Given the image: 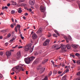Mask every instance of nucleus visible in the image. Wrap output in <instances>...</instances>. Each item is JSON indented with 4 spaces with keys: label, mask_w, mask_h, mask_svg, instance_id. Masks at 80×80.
I'll list each match as a JSON object with an SVG mask.
<instances>
[{
    "label": "nucleus",
    "mask_w": 80,
    "mask_h": 80,
    "mask_svg": "<svg viewBox=\"0 0 80 80\" xmlns=\"http://www.w3.org/2000/svg\"><path fill=\"white\" fill-rule=\"evenodd\" d=\"M75 55L76 56H77V57H79L80 56V54H79V53H76L75 54Z\"/></svg>",
    "instance_id": "nucleus-30"
},
{
    "label": "nucleus",
    "mask_w": 80,
    "mask_h": 80,
    "mask_svg": "<svg viewBox=\"0 0 80 80\" xmlns=\"http://www.w3.org/2000/svg\"><path fill=\"white\" fill-rule=\"evenodd\" d=\"M75 80H80V78H77Z\"/></svg>",
    "instance_id": "nucleus-55"
},
{
    "label": "nucleus",
    "mask_w": 80,
    "mask_h": 80,
    "mask_svg": "<svg viewBox=\"0 0 80 80\" xmlns=\"http://www.w3.org/2000/svg\"><path fill=\"white\" fill-rule=\"evenodd\" d=\"M55 66H56V67H57L58 68H59L60 67V66L59 65H55Z\"/></svg>",
    "instance_id": "nucleus-56"
},
{
    "label": "nucleus",
    "mask_w": 80,
    "mask_h": 80,
    "mask_svg": "<svg viewBox=\"0 0 80 80\" xmlns=\"http://www.w3.org/2000/svg\"><path fill=\"white\" fill-rule=\"evenodd\" d=\"M66 47L67 48V49L68 50H69V49H71V46L70 44L67 45Z\"/></svg>",
    "instance_id": "nucleus-18"
},
{
    "label": "nucleus",
    "mask_w": 80,
    "mask_h": 80,
    "mask_svg": "<svg viewBox=\"0 0 80 80\" xmlns=\"http://www.w3.org/2000/svg\"><path fill=\"white\" fill-rule=\"evenodd\" d=\"M35 58V57L32 56L30 58H25L24 59V61L26 64H30V62H32Z\"/></svg>",
    "instance_id": "nucleus-2"
},
{
    "label": "nucleus",
    "mask_w": 80,
    "mask_h": 80,
    "mask_svg": "<svg viewBox=\"0 0 80 80\" xmlns=\"http://www.w3.org/2000/svg\"><path fill=\"white\" fill-rule=\"evenodd\" d=\"M20 36L21 37V38L22 39H24V37L22 36V34H21L20 35Z\"/></svg>",
    "instance_id": "nucleus-43"
},
{
    "label": "nucleus",
    "mask_w": 80,
    "mask_h": 80,
    "mask_svg": "<svg viewBox=\"0 0 80 80\" xmlns=\"http://www.w3.org/2000/svg\"><path fill=\"white\" fill-rule=\"evenodd\" d=\"M48 78L47 76H45L44 77V78L42 80H48Z\"/></svg>",
    "instance_id": "nucleus-26"
},
{
    "label": "nucleus",
    "mask_w": 80,
    "mask_h": 80,
    "mask_svg": "<svg viewBox=\"0 0 80 80\" xmlns=\"http://www.w3.org/2000/svg\"><path fill=\"white\" fill-rule=\"evenodd\" d=\"M11 28H13V27H14L13 25H12V24H11Z\"/></svg>",
    "instance_id": "nucleus-62"
},
{
    "label": "nucleus",
    "mask_w": 80,
    "mask_h": 80,
    "mask_svg": "<svg viewBox=\"0 0 80 80\" xmlns=\"http://www.w3.org/2000/svg\"><path fill=\"white\" fill-rule=\"evenodd\" d=\"M11 74L12 75H13L14 74V72H13L12 73H11Z\"/></svg>",
    "instance_id": "nucleus-63"
},
{
    "label": "nucleus",
    "mask_w": 80,
    "mask_h": 80,
    "mask_svg": "<svg viewBox=\"0 0 80 80\" xmlns=\"http://www.w3.org/2000/svg\"><path fill=\"white\" fill-rule=\"evenodd\" d=\"M69 71V69H67L65 70V72H66V73L68 72Z\"/></svg>",
    "instance_id": "nucleus-33"
},
{
    "label": "nucleus",
    "mask_w": 80,
    "mask_h": 80,
    "mask_svg": "<svg viewBox=\"0 0 80 80\" xmlns=\"http://www.w3.org/2000/svg\"><path fill=\"white\" fill-rule=\"evenodd\" d=\"M37 36L35 33L33 34L32 36V39H35L37 38Z\"/></svg>",
    "instance_id": "nucleus-11"
},
{
    "label": "nucleus",
    "mask_w": 80,
    "mask_h": 80,
    "mask_svg": "<svg viewBox=\"0 0 80 80\" xmlns=\"http://www.w3.org/2000/svg\"><path fill=\"white\" fill-rule=\"evenodd\" d=\"M31 45H29V47H28V48H25L26 50H30L31 47Z\"/></svg>",
    "instance_id": "nucleus-19"
},
{
    "label": "nucleus",
    "mask_w": 80,
    "mask_h": 80,
    "mask_svg": "<svg viewBox=\"0 0 80 80\" xmlns=\"http://www.w3.org/2000/svg\"><path fill=\"white\" fill-rule=\"evenodd\" d=\"M67 76L66 75H65L62 78L61 80H67Z\"/></svg>",
    "instance_id": "nucleus-16"
},
{
    "label": "nucleus",
    "mask_w": 80,
    "mask_h": 80,
    "mask_svg": "<svg viewBox=\"0 0 80 80\" xmlns=\"http://www.w3.org/2000/svg\"><path fill=\"white\" fill-rule=\"evenodd\" d=\"M3 55V52H0V55L1 56H2Z\"/></svg>",
    "instance_id": "nucleus-54"
},
{
    "label": "nucleus",
    "mask_w": 80,
    "mask_h": 80,
    "mask_svg": "<svg viewBox=\"0 0 80 80\" xmlns=\"http://www.w3.org/2000/svg\"><path fill=\"white\" fill-rule=\"evenodd\" d=\"M15 39L14 38H12V39H11L10 41V43L12 42V41H13Z\"/></svg>",
    "instance_id": "nucleus-32"
},
{
    "label": "nucleus",
    "mask_w": 80,
    "mask_h": 80,
    "mask_svg": "<svg viewBox=\"0 0 80 80\" xmlns=\"http://www.w3.org/2000/svg\"><path fill=\"white\" fill-rule=\"evenodd\" d=\"M52 74V71H50L49 73V74L48 75V77L50 76H51Z\"/></svg>",
    "instance_id": "nucleus-27"
},
{
    "label": "nucleus",
    "mask_w": 80,
    "mask_h": 80,
    "mask_svg": "<svg viewBox=\"0 0 80 80\" xmlns=\"http://www.w3.org/2000/svg\"><path fill=\"white\" fill-rule=\"evenodd\" d=\"M45 70V68H41L40 69V71L39 72L41 74L43 73L44 72Z\"/></svg>",
    "instance_id": "nucleus-10"
},
{
    "label": "nucleus",
    "mask_w": 80,
    "mask_h": 80,
    "mask_svg": "<svg viewBox=\"0 0 80 80\" xmlns=\"http://www.w3.org/2000/svg\"><path fill=\"white\" fill-rule=\"evenodd\" d=\"M52 36L53 37H58L57 35V34H53Z\"/></svg>",
    "instance_id": "nucleus-35"
},
{
    "label": "nucleus",
    "mask_w": 80,
    "mask_h": 80,
    "mask_svg": "<svg viewBox=\"0 0 80 80\" xmlns=\"http://www.w3.org/2000/svg\"><path fill=\"white\" fill-rule=\"evenodd\" d=\"M76 63L78 65H80V60L77 61H76Z\"/></svg>",
    "instance_id": "nucleus-25"
},
{
    "label": "nucleus",
    "mask_w": 80,
    "mask_h": 80,
    "mask_svg": "<svg viewBox=\"0 0 80 80\" xmlns=\"http://www.w3.org/2000/svg\"><path fill=\"white\" fill-rule=\"evenodd\" d=\"M12 4L14 6L15 5H17V3L16 2H13L12 3Z\"/></svg>",
    "instance_id": "nucleus-28"
},
{
    "label": "nucleus",
    "mask_w": 80,
    "mask_h": 80,
    "mask_svg": "<svg viewBox=\"0 0 80 80\" xmlns=\"http://www.w3.org/2000/svg\"><path fill=\"white\" fill-rule=\"evenodd\" d=\"M58 74H61L62 73V72L61 71H59L58 72Z\"/></svg>",
    "instance_id": "nucleus-59"
},
{
    "label": "nucleus",
    "mask_w": 80,
    "mask_h": 80,
    "mask_svg": "<svg viewBox=\"0 0 80 80\" xmlns=\"http://www.w3.org/2000/svg\"><path fill=\"white\" fill-rule=\"evenodd\" d=\"M22 67L20 69V70H22V71H24V69L26 68L25 66L24 65H22Z\"/></svg>",
    "instance_id": "nucleus-17"
},
{
    "label": "nucleus",
    "mask_w": 80,
    "mask_h": 80,
    "mask_svg": "<svg viewBox=\"0 0 80 80\" xmlns=\"http://www.w3.org/2000/svg\"><path fill=\"white\" fill-rule=\"evenodd\" d=\"M8 44V42H6L5 43V45H6V46H7Z\"/></svg>",
    "instance_id": "nucleus-64"
},
{
    "label": "nucleus",
    "mask_w": 80,
    "mask_h": 80,
    "mask_svg": "<svg viewBox=\"0 0 80 80\" xmlns=\"http://www.w3.org/2000/svg\"><path fill=\"white\" fill-rule=\"evenodd\" d=\"M75 65L72 64V67H71V68H75Z\"/></svg>",
    "instance_id": "nucleus-44"
},
{
    "label": "nucleus",
    "mask_w": 80,
    "mask_h": 80,
    "mask_svg": "<svg viewBox=\"0 0 80 80\" xmlns=\"http://www.w3.org/2000/svg\"><path fill=\"white\" fill-rule=\"evenodd\" d=\"M52 48H54L56 49V50H59L60 48H61V47L60 46V45L59 47V45H53L52 46Z\"/></svg>",
    "instance_id": "nucleus-4"
},
{
    "label": "nucleus",
    "mask_w": 80,
    "mask_h": 80,
    "mask_svg": "<svg viewBox=\"0 0 80 80\" xmlns=\"http://www.w3.org/2000/svg\"><path fill=\"white\" fill-rule=\"evenodd\" d=\"M21 10L22 8H19L18 9H17L18 12L19 13H21V12H22V11Z\"/></svg>",
    "instance_id": "nucleus-14"
},
{
    "label": "nucleus",
    "mask_w": 80,
    "mask_h": 80,
    "mask_svg": "<svg viewBox=\"0 0 80 80\" xmlns=\"http://www.w3.org/2000/svg\"><path fill=\"white\" fill-rule=\"evenodd\" d=\"M71 46L73 48H74L75 49H76L78 48V45L77 44H72L71 45Z\"/></svg>",
    "instance_id": "nucleus-9"
},
{
    "label": "nucleus",
    "mask_w": 80,
    "mask_h": 80,
    "mask_svg": "<svg viewBox=\"0 0 80 80\" xmlns=\"http://www.w3.org/2000/svg\"><path fill=\"white\" fill-rule=\"evenodd\" d=\"M15 30L16 31V32H18V30L17 28V27H16L15 28Z\"/></svg>",
    "instance_id": "nucleus-48"
},
{
    "label": "nucleus",
    "mask_w": 80,
    "mask_h": 80,
    "mask_svg": "<svg viewBox=\"0 0 80 80\" xmlns=\"http://www.w3.org/2000/svg\"><path fill=\"white\" fill-rule=\"evenodd\" d=\"M21 28V26L19 25H18L17 26V28Z\"/></svg>",
    "instance_id": "nucleus-41"
},
{
    "label": "nucleus",
    "mask_w": 80,
    "mask_h": 80,
    "mask_svg": "<svg viewBox=\"0 0 80 80\" xmlns=\"http://www.w3.org/2000/svg\"><path fill=\"white\" fill-rule=\"evenodd\" d=\"M42 32V29L41 28H40L36 32V33L38 34Z\"/></svg>",
    "instance_id": "nucleus-12"
},
{
    "label": "nucleus",
    "mask_w": 80,
    "mask_h": 80,
    "mask_svg": "<svg viewBox=\"0 0 80 80\" xmlns=\"http://www.w3.org/2000/svg\"><path fill=\"white\" fill-rule=\"evenodd\" d=\"M78 4L79 6V8L80 9V2H78Z\"/></svg>",
    "instance_id": "nucleus-51"
},
{
    "label": "nucleus",
    "mask_w": 80,
    "mask_h": 80,
    "mask_svg": "<svg viewBox=\"0 0 80 80\" xmlns=\"http://www.w3.org/2000/svg\"><path fill=\"white\" fill-rule=\"evenodd\" d=\"M11 36V34L10 33H9L7 37L9 38Z\"/></svg>",
    "instance_id": "nucleus-38"
},
{
    "label": "nucleus",
    "mask_w": 80,
    "mask_h": 80,
    "mask_svg": "<svg viewBox=\"0 0 80 80\" xmlns=\"http://www.w3.org/2000/svg\"><path fill=\"white\" fill-rule=\"evenodd\" d=\"M11 13L12 14H14L15 13V11H12Z\"/></svg>",
    "instance_id": "nucleus-45"
},
{
    "label": "nucleus",
    "mask_w": 80,
    "mask_h": 80,
    "mask_svg": "<svg viewBox=\"0 0 80 80\" xmlns=\"http://www.w3.org/2000/svg\"><path fill=\"white\" fill-rule=\"evenodd\" d=\"M52 36V34H49L48 35V37H50Z\"/></svg>",
    "instance_id": "nucleus-46"
},
{
    "label": "nucleus",
    "mask_w": 80,
    "mask_h": 80,
    "mask_svg": "<svg viewBox=\"0 0 80 80\" xmlns=\"http://www.w3.org/2000/svg\"><path fill=\"white\" fill-rule=\"evenodd\" d=\"M42 53V50H40L39 51L38 53H39V54H41V53Z\"/></svg>",
    "instance_id": "nucleus-40"
},
{
    "label": "nucleus",
    "mask_w": 80,
    "mask_h": 80,
    "mask_svg": "<svg viewBox=\"0 0 80 80\" xmlns=\"http://www.w3.org/2000/svg\"><path fill=\"white\" fill-rule=\"evenodd\" d=\"M51 62H52L53 65H54V62H53V60L51 61Z\"/></svg>",
    "instance_id": "nucleus-50"
},
{
    "label": "nucleus",
    "mask_w": 80,
    "mask_h": 80,
    "mask_svg": "<svg viewBox=\"0 0 80 80\" xmlns=\"http://www.w3.org/2000/svg\"><path fill=\"white\" fill-rule=\"evenodd\" d=\"M17 56L18 57V58L20 57L21 56V52L20 51L17 53Z\"/></svg>",
    "instance_id": "nucleus-13"
},
{
    "label": "nucleus",
    "mask_w": 80,
    "mask_h": 80,
    "mask_svg": "<svg viewBox=\"0 0 80 80\" xmlns=\"http://www.w3.org/2000/svg\"><path fill=\"white\" fill-rule=\"evenodd\" d=\"M48 61V59H45L42 62V63L43 64H44L47 61Z\"/></svg>",
    "instance_id": "nucleus-23"
},
{
    "label": "nucleus",
    "mask_w": 80,
    "mask_h": 80,
    "mask_svg": "<svg viewBox=\"0 0 80 80\" xmlns=\"http://www.w3.org/2000/svg\"><path fill=\"white\" fill-rule=\"evenodd\" d=\"M7 31V30H2L1 31V32H5Z\"/></svg>",
    "instance_id": "nucleus-31"
},
{
    "label": "nucleus",
    "mask_w": 80,
    "mask_h": 80,
    "mask_svg": "<svg viewBox=\"0 0 80 80\" xmlns=\"http://www.w3.org/2000/svg\"><path fill=\"white\" fill-rule=\"evenodd\" d=\"M63 38L65 39L66 40V41L67 42H69V39H68L67 37L66 36H64L63 37Z\"/></svg>",
    "instance_id": "nucleus-20"
},
{
    "label": "nucleus",
    "mask_w": 80,
    "mask_h": 80,
    "mask_svg": "<svg viewBox=\"0 0 80 80\" xmlns=\"http://www.w3.org/2000/svg\"><path fill=\"white\" fill-rule=\"evenodd\" d=\"M33 54H34V55L36 56L38 55V53L36 51H35L33 52Z\"/></svg>",
    "instance_id": "nucleus-21"
},
{
    "label": "nucleus",
    "mask_w": 80,
    "mask_h": 80,
    "mask_svg": "<svg viewBox=\"0 0 80 80\" xmlns=\"http://www.w3.org/2000/svg\"><path fill=\"white\" fill-rule=\"evenodd\" d=\"M60 46L61 47V48L62 50H65L66 48V46L65 45H63V44H61L60 45Z\"/></svg>",
    "instance_id": "nucleus-6"
},
{
    "label": "nucleus",
    "mask_w": 80,
    "mask_h": 80,
    "mask_svg": "<svg viewBox=\"0 0 80 80\" xmlns=\"http://www.w3.org/2000/svg\"><path fill=\"white\" fill-rule=\"evenodd\" d=\"M34 0H30L29 2V4L31 6H33L34 5Z\"/></svg>",
    "instance_id": "nucleus-7"
},
{
    "label": "nucleus",
    "mask_w": 80,
    "mask_h": 80,
    "mask_svg": "<svg viewBox=\"0 0 80 80\" xmlns=\"http://www.w3.org/2000/svg\"><path fill=\"white\" fill-rule=\"evenodd\" d=\"M27 5L26 4H24V7L25 9H26L27 8Z\"/></svg>",
    "instance_id": "nucleus-29"
},
{
    "label": "nucleus",
    "mask_w": 80,
    "mask_h": 80,
    "mask_svg": "<svg viewBox=\"0 0 80 80\" xmlns=\"http://www.w3.org/2000/svg\"><path fill=\"white\" fill-rule=\"evenodd\" d=\"M50 42V40L49 39H47L45 42L43 43V45L44 46H47L48 45Z\"/></svg>",
    "instance_id": "nucleus-5"
},
{
    "label": "nucleus",
    "mask_w": 80,
    "mask_h": 80,
    "mask_svg": "<svg viewBox=\"0 0 80 80\" xmlns=\"http://www.w3.org/2000/svg\"><path fill=\"white\" fill-rule=\"evenodd\" d=\"M25 16H28V14L27 12H26L25 14Z\"/></svg>",
    "instance_id": "nucleus-61"
},
{
    "label": "nucleus",
    "mask_w": 80,
    "mask_h": 80,
    "mask_svg": "<svg viewBox=\"0 0 80 80\" xmlns=\"http://www.w3.org/2000/svg\"><path fill=\"white\" fill-rule=\"evenodd\" d=\"M35 42V40L33 39H31V43H34Z\"/></svg>",
    "instance_id": "nucleus-37"
},
{
    "label": "nucleus",
    "mask_w": 80,
    "mask_h": 80,
    "mask_svg": "<svg viewBox=\"0 0 80 80\" xmlns=\"http://www.w3.org/2000/svg\"><path fill=\"white\" fill-rule=\"evenodd\" d=\"M11 54V51H8L6 52V55L7 57H9L10 56Z\"/></svg>",
    "instance_id": "nucleus-8"
},
{
    "label": "nucleus",
    "mask_w": 80,
    "mask_h": 80,
    "mask_svg": "<svg viewBox=\"0 0 80 80\" xmlns=\"http://www.w3.org/2000/svg\"><path fill=\"white\" fill-rule=\"evenodd\" d=\"M62 67H65V64H62Z\"/></svg>",
    "instance_id": "nucleus-53"
},
{
    "label": "nucleus",
    "mask_w": 80,
    "mask_h": 80,
    "mask_svg": "<svg viewBox=\"0 0 80 80\" xmlns=\"http://www.w3.org/2000/svg\"><path fill=\"white\" fill-rule=\"evenodd\" d=\"M54 31L57 34V35L58 36H60V34H59L58 33V32L56 30H55Z\"/></svg>",
    "instance_id": "nucleus-24"
},
{
    "label": "nucleus",
    "mask_w": 80,
    "mask_h": 80,
    "mask_svg": "<svg viewBox=\"0 0 80 80\" xmlns=\"http://www.w3.org/2000/svg\"><path fill=\"white\" fill-rule=\"evenodd\" d=\"M7 6H8V7H9L10 6V3H8V4H7Z\"/></svg>",
    "instance_id": "nucleus-60"
},
{
    "label": "nucleus",
    "mask_w": 80,
    "mask_h": 80,
    "mask_svg": "<svg viewBox=\"0 0 80 80\" xmlns=\"http://www.w3.org/2000/svg\"><path fill=\"white\" fill-rule=\"evenodd\" d=\"M23 48L22 46H18V48L20 49V48Z\"/></svg>",
    "instance_id": "nucleus-52"
},
{
    "label": "nucleus",
    "mask_w": 80,
    "mask_h": 80,
    "mask_svg": "<svg viewBox=\"0 0 80 80\" xmlns=\"http://www.w3.org/2000/svg\"><path fill=\"white\" fill-rule=\"evenodd\" d=\"M39 60L38 59H36L34 62H33V64H38L39 63Z\"/></svg>",
    "instance_id": "nucleus-15"
},
{
    "label": "nucleus",
    "mask_w": 80,
    "mask_h": 80,
    "mask_svg": "<svg viewBox=\"0 0 80 80\" xmlns=\"http://www.w3.org/2000/svg\"><path fill=\"white\" fill-rule=\"evenodd\" d=\"M34 45L32 46V48H31V50H33V48H34Z\"/></svg>",
    "instance_id": "nucleus-49"
},
{
    "label": "nucleus",
    "mask_w": 80,
    "mask_h": 80,
    "mask_svg": "<svg viewBox=\"0 0 80 80\" xmlns=\"http://www.w3.org/2000/svg\"><path fill=\"white\" fill-rule=\"evenodd\" d=\"M67 52L66 50H61L60 51V52L64 53V52Z\"/></svg>",
    "instance_id": "nucleus-34"
},
{
    "label": "nucleus",
    "mask_w": 80,
    "mask_h": 80,
    "mask_svg": "<svg viewBox=\"0 0 80 80\" xmlns=\"http://www.w3.org/2000/svg\"><path fill=\"white\" fill-rule=\"evenodd\" d=\"M24 1V0H19V2H23Z\"/></svg>",
    "instance_id": "nucleus-42"
},
{
    "label": "nucleus",
    "mask_w": 80,
    "mask_h": 80,
    "mask_svg": "<svg viewBox=\"0 0 80 80\" xmlns=\"http://www.w3.org/2000/svg\"><path fill=\"white\" fill-rule=\"evenodd\" d=\"M18 46V45H16L15 47L12 48H16Z\"/></svg>",
    "instance_id": "nucleus-57"
},
{
    "label": "nucleus",
    "mask_w": 80,
    "mask_h": 80,
    "mask_svg": "<svg viewBox=\"0 0 80 80\" xmlns=\"http://www.w3.org/2000/svg\"><path fill=\"white\" fill-rule=\"evenodd\" d=\"M77 76H79V75H80V72H78L77 73Z\"/></svg>",
    "instance_id": "nucleus-47"
},
{
    "label": "nucleus",
    "mask_w": 80,
    "mask_h": 80,
    "mask_svg": "<svg viewBox=\"0 0 80 80\" xmlns=\"http://www.w3.org/2000/svg\"><path fill=\"white\" fill-rule=\"evenodd\" d=\"M42 68L41 66H38L37 68V70H39L40 69H42Z\"/></svg>",
    "instance_id": "nucleus-22"
},
{
    "label": "nucleus",
    "mask_w": 80,
    "mask_h": 80,
    "mask_svg": "<svg viewBox=\"0 0 80 80\" xmlns=\"http://www.w3.org/2000/svg\"><path fill=\"white\" fill-rule=\"evenodd\" d=\"M68 37L69 40H71L72 39V38L70 35H68Z\"/></svg>",
    "instance_id": "nucleus-39"
},
{
    "label": "nucleus",
    "mask_w": 80,
    "mask_h": 80,
    "mask_svg": "<svg viewBox=\"0 0 80 80\" xmlns=\"http://www.w3.org/2000/svg\"><path fill=\"white\" fill-rule=\"evenodd\" d=\"M72 61L74 63H76V62L74 60H73Z\"/></svg>",
    "instance_id": "nucleus-58"
},
{
    "label": "nucleus",
    "mask_w": 80,
    "mask_h": 80,
    "mask_svg": "<svg viewBox=\"0 0 80 80\" xmlns=\"http://www.w3.org/2000/svg\"><path fill=\"white\" fill-rule=\"evenodd\" d=\"M46 8L45 6L42 5L40 7V9L42 12L44 13L46 10Z\"/></svg>",
    "instance_id": "nucleus-3"
},
{
    "label": "nucleus",
    "mask_w": 80,
    "mask_h": 80,
    "mask_svg": "<svg viewBox=\"0 0 80 80\" xmlns=\"http://www.w3.org/2000/svg\"><path fill=\"white\" fill-rule=\"evenodd\" d=\"M57 71L55 70V69L53 71V73L54 74H57Z\"/></svg>",
    "instance_id": "nucleus-36"
},
{
    "label": "nucleus",
    "mask_w": 80,
    "mask_h": 80,
    "mask_svg": "<svg viewBox=\"0 0 80 80\" xmlns=\"http://www.w3.org/2000/svg\"><path fill=\"white\" fill-rule=\"evenodd\" d=\"M22 64H19L16 67L13 68L12 71H15L16 73H18L20 71V69L22 68Z\"/></svg>",
    "instance_id": "nucleus-1"
}]
</instances>
